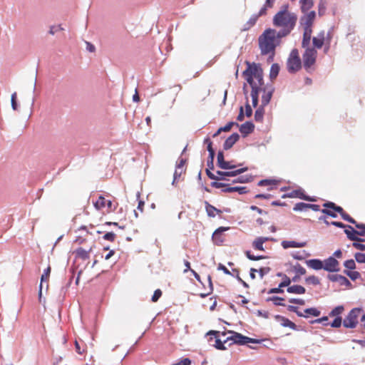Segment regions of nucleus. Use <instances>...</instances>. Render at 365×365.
Returning <instances> with one entry per match:
<instances>
[{
	"instance_id": "obj_1",
	"label": "nucleus",
	"mask_w": 365,
	"mask_h": 365,
	"mask_svg": "<svg viewBox=\"0 0 365 365\" xmlns=\"http://www.w3.org/2000/svg\"><path fill=\"white\" fill-rule=\"evenodd\" d=\"M247 68L243 71V76L252 88L251 97L252 105L256 107L258 103L259 92H263L262 106H267L272 98L273 88L266 87L264 84L263 71L259 64L247 62Z\"/></svg>"
},
{
	"instance_id": "obj_2",
	"label": "nucleus",
	"mask_w": 365,
	"mask_h": 365,
	"mask_svg": "<svg viewBox=\"0 0 365 365\" xmlns=\"http://www.w3.org/2000/svg\"><path fill=\"white\" fill-rule=\"evenodd\" d=\"M298 17L290 10L289 4H283L272 19V24L278 28L281 36H287L294 29Z\"/></svg>"
},
{
	"instance_id": "obj_3",
	"label": "nucleus",
	"mask_w": 365,
	"mask_h": 365,
	"mask_svg": "<svg viewBox=\"0 0 365 365\" xmlns=\"http://www.w3.org/2000/svg\"><path fill=\"white\" fill-rule=\"evenodd\" d=\"M284 37L274 29H267L258 38L259 48L262 55H269L272 58L275 50L281 43V38Z\"/></svg>"
},
{
	"instance_id": "obj_4",
	"label": "nucleus",
	"mask_w": 365,
	"mask_h": 365,
	"mask_svg": "<svg viewBox=\"0 0 365 365\" xmlns=\"http://www.w3.org/2000/svg\"><path fill=\"white\" fill-rule=\"evenodd\" d=\"M323 206L324 207L331 208L339 213L341 218L351 224L355 225V227L357 229L363 228V230H356L351 225H347L346 229L344 230V232L346 235L349 240L351 241H364L363 239L358 237L359 236L365 235V224H359L356 222V220L352 218L349 214H347L344 209L336 205L335 203L332 202H325Z\"/></svg>"
},
{
	"instance_id": "obj_5",
	"label": "nucleus",
	"mask_w": 365,
	"mask_h": 365,
	"mask_svg": "<svg viewBox=\"0 0 365 365\" xmlns=\"http://www.w3.org/2000/svg\"><path fill=\"white\" fill-rule=\"evenodd\" d=\"M363 310L360 308L352 309L343 320V325L346 328L354 329L359 324Z\"/></svg>"
},
{
	"instance_id": "obj_6",
	"label": "nucleus",
	"mask_w": 365,
	"mask_h": 365,
	"mask_svg": "<svg viewBox=\"0 0 365 365\" xmlns=\"http://www.w3.org/2000/svg\"><path fill=\"white\" fill-rule=\"evenodd\" d=\"M287 67L289 73H296L302 68V61L297 48L292 50L287 61Z\"/></svg>"
},
{
	"instance_id": "obj_7",
	"label": "nucleus",
	"mask_w": 365,
	"mask_h": 365,
	"mask_svg": "<svg viewBox=\"0 0 365 365\" xmlns=\"http://www.w3.org/2000/svg\"><path fill=\"white\" fill-rule=\"evenodd\" d=\"M228 334H230V336H227L226 339H224V342L232 341L233 343L238 344H245L247 343H261V340L250 338L235 331H229Z\"/></svg>"
},
{
	"instance_id": "obj_8",
	"label": "nucleus",
	"mask_w": 365,
	"mask_h": 365,
	"mask_svg": "<svg viewBox=\"0 0 365 365\" xmlns=\"http://www.w3.org/2000/svg\"><path fill=\"white\" fill-rule=\"evenodd\" d=\"M317 56V51L314 48H307L303 54V65L307 71L315 63Z\"/></svg>"
},
{
	"instance_id": "obj_9",
	"label": "nucleus",
	"mask_w": 365,
	"mask_h": 365,
	"mask_svg": "<svg viewBox=\"0 0 365 365\" xmlns=\"http://www.w3.org/2000/svg\"><path fill=\"white\" fill-rule=\"evenodd\" d=\"M95 208L98 210H103L109 213L113 211L115 207H113V202L110 200L106 199L103 195H99L97 200L93 202Z\"/></svg>"
},
{
	"instance_id": "obj_10",
	"label": "nucleus",
	"mask_w": 365,
	"mask_h": 365,
	"mask_svg": "<svg viewBox=\"0 0 365 365\" xmlns=\"http://www.w3.org/2000/svg\"><path fill=\"white\" fill-rule=\"evenodd\" d=\"M303 16L300 18V24L303 29H312V26L316 18V13L314 11H311L307 13H303Z\"/></svg>"
},
{
	"instance_id": "obj_11",
	"label": "nucleus",
	"mask_w": 365,
	"mask_h": 365,
	"mask_svg": "<svg viewBox=\"0 0 365 365\" xmlns=\"http://www.w3.org/2000/svg\"><path fill=\"white\" fill-rule=\"evenodd\" d=\"M323 269L329 272H339V262L334 257H329L323 262Z\"/></svg>"
},
{
	"instance_id": "obj_12",
	"label": "nucleus",
	"mask_w": 365,
	"mask_h": 365,
	"mask_svg": "<svg viewBox=\"0 0 365 365\" xmlns=\"http://www.w3.org/2000/svg\"><path fill=\"white\" fill-rule=\"evenodd\" d=\"M212 186L215 188H221L225 187V189L222 190L224 192H238L240 194H244L247 192L246 187H226L225 184L219 182H212Z\"/></svg>"
},
{
	"instance_id": "obj_13",
	"label": "nucleus",
	"mask_w": 365,
	"mask_h": 365,
	"mask_svg": "<svg viewBox=\"0 0 365 365\" xmlns=\"http://www.w3.org/2000/svg\"><path fill=\"white\" fill-rule=\"evenodd\" d=\"M247 170V168H242L233 171H217V180H226L227 177H235Z\"/></svg>"
},
{
	"instance_id": "obj_14",
	"label": "nucleus",
	"mask_w": 365,
	"mask_h": 365,
	"mask_svg": "<svg viewBox=\"0 0 365 365\" xmlns=\"http://www.w3.org/2000/svg\"><path fill=\"white\" fill-rule=\"evenodd\" d=\"M286 197H297V198H299V199H302V200H307V201H311V202L316 201V200L314 197H312L310 196L306 195L304 194V190H302L301 189L292 190L291 192H289V193H288L287 195H283L282 197L284 198Z\"/></svg>"
},
{
	"instance_id": "obj_15",
	"label": "nucleus",
	"mask_w": 365,
	"mask_h": 365,
	"mask_svg": "<svg viewBox=\"0 0 365 365\" xmlns=\"http://www.w3.org/2000/svg\"><path fill=\"white\" fill-rule=\"evenodd\" d=\"M94 247L93 243L87 250L82 247L76 249L73 253L76 255V258L81 259L82 260H87L90 258V253L92 252Z\"/></svg>"
},
{
	"instance_id": "obj_16",
	"label": "nucleus",
	"mask_w": 365,
	"mask_h": 365,
	"mask_svg": "<svg viewBox=\"0 0 365 365\" xmlns=\"http://www.w3.org/2000/svg\"><path fill=\"white\" fill-rule=\"evenodd\" d=\"M328 279L331 282H337L341 286L351 287V284L349 279L341 274H329Z\"/></svg>"
},
{
	"instance_id": "obj_17",
	"label": "nucleus",
	"mask_w": 365,
	"mask_h": 365,
	"mask_svg": "<svg viewBox=\"0 0 365 365\" xmlns=\"http://www.w3.org/2000/svg\"><path fill=\"white\" fill-rule=\"evenodd\" d=\"M229 227H220L217 228L212 234V240L217 245H220L224 242L223 232L227 230Z\"/></svg>"
},
{
	"instance_id": "obj_18",
	"label": "nucleus",
	"mask_w": 365,
	"mask_h": 365,
	"mask_svg": "<svg viewBox=\"0 0 365 365\" xmlns=\"http://www.w3.org/2000/svg\"><path fill=\"white\" fill-rule=\"evenodd\" d=\"M275 319L279 322L281 325L282 327H289L293 330H296L297 329V325L292 322V321H290L289 319L284 317H282V316H280V315H276L275 316Z\"/></svg>"
},
{
	"instance_id": "obj_19",
	"label": "nucleus",
	"mask_w": 365,
	"mask_h": 365,
	"mask_svg": "<svg viewBox=\"0 0 365 365\" xmlns=\"http://www.w3.org/2000/svg\"><path fill=\"white\" fill-rule=\"evenodd\" d=\"M325 41V31H320L316 36L312 38V42L315 48H321Z\"/></svg>"
},
{
	"instance_id": "obj_20",
	"label": "nucleus",
	"mask_w": 365,
	"mask_h": 365,
	"mask_svg": "<svg viewBox=\"0 0 365 365\" xmlns=\"http://www.w3.org/2000/svg\"><path fill=\"white\" fill-rule=\"evenodd\" d=\"M240 135L238 133H235L232 134L230 137H228L223 145V148L225 150L230 149L233 145L239 140Z\"/></svg>"
},
{
	"instance_id": "obj_21",
	"label": "nucleus",
	"mask_w": 365,
	"mask_h": 365,
	"mask_svg": "<svg viewBox=\"0 0 365 365\" xmlns=\"http://www.w3.org/2000/svg\"><path fill=\"white\" fill-rule=\"evenodd\" d=\"M270 239L269 237H257L253 242H252V247L255 249V250H260V251H264V247H263V244L269 240Z\"/></svg>"
},
{
	"instance_id": "obj_22",
	"label": "nucleus",
	"mask_w": 365,
	"mask_h": 365,
	"mask_svg": "<svg viewBox=\"0 0 365 365\" xmlns=\"http://www.w3.org/2000/svg\"><path fill=\"white\" fill-rule=\"evenodd\" d=\"M205 210L207 215L210 217H215L216 215L222 214V211L213 205H210L208 202H205Z\"/></svg>"
},
{
	"instance_id": "obj_23",
	"label": "nucleus",
	"mask_w": 365,
	"mask_h": 365,
	"mask_svg": "<svg viewBox=\"0 0 365 365\" xmlns=\"http://www.w3.org/2000/svg\"><path fill=\"white\" fill-rule=\"evenodd\" d=\"M307 245V242H297L295 241H288V240H284L282 242V246L284 249H288L290 247H304Z\"/></svg>"
},
{
	"instance_id": "obj_24",
	"label": "nucleus",
	"mask_w": 365,
	"mask_h": 365,
	"mask_svg": "<svg viewBox=\"0 0 365 365\" xmlns=\"http://www.w3.org/2000/svg\"><path fill=\"white\" fill-rule=\"evenodd\" d=\"M307 265L313 269L319 270L323 269V262L318 259H312L306 261Z\"/></svg>"
},
{
	"instance_id": "obj_25",
	"label": "nucleus",
	"mask_w": 365,
	"mask_h": 365,
	"mask_svg": "<svg viewBox=\"0 0 365 365\" xmlns=\"http://www.w3.org/2000/svg\"><path fill=\"white\" fill-rule=\"evenodd\" d=\"M219 334H220V332L217 331H210L207 333L208 335H214L215 337L216 338L215 344V346L216 349H220V350H225L226 347L224 346L225 342H224V341H222V340L220 339H219Z\"/></svg>"
},
{
	"instance_id": "obj_26",
	"label": "nucleus",
	"mask_w": 365,
	"mask_h": 365,
	"mask_svg": "<svg viewBox=\"0 0 365 365\" xmlns=\"http://www.w3.org/2000/svg\"><path fill=\"white\" fill-rule=\"evenodd\" d=\"M300 9L302 13L309 12L314 6L313 0H299Z\"/></svg>"
},
{
	"instance_id": "obj_27",
	"label": "nucleus",
	"mask_w": 365,
	"mask_h": 365,
	"mask_svg": "<svg viewBox=\"0 0 365 365\" xmlns=\"http://www.w3.org/2000/svg\"><path fill=\"white\" fill-rule=\"evenodd\" d=\"M312 29H304L302 46L303 48H309L312 38Z\"/></svg>"
},
{
	"instance_id": "obj_28",
	"label": "nucleus",
	"mask_w": 365,
	"mask_h": 365,
	"mask_svg": "<svg viewBox=\"0 0 365 365\" xmlns=\"http://www.w3.org/2000/svg\"><path fill=\"white\" fill-rule=\"evenodd\" d=\"M51 267L48 266L46 269H44L43 273L41 275V284H40V286H39V292H38L39 297H41V294H42V283L43 282H48V278H49V276H50V274H51Z\"/></svg>"
},
{
	"instance_id": "obj_29",
	"label": "nucleus",
	"mask_w": 365,
	"mask_h": 365,
	"mask_svg": "<svg viewBox=\"0 0 365 365\" xmlns=\"http://www.w3.org/2000/svg\"><path fill=\"white\" fill-rule=\"evenodd\" d=\"M254 125L251 122H245V123L242 124L240 128V131L245 135H247L249 133H251L254 130Z\"/></svg>"
},
{
	"instance_id": "obj_30",
	"label": "nucleus",
	"mask_w": 365,
	"mask_h": 365,
	"mask_svg": "<svg viewBox=\"0 0 365 365\" xmlns=\"http://www.w3.org/2000/svg\"><path fill=\"white\" fill-rule=\"evenodd\" d=\"M305 288L301 285L294 284L292 286H290L287 288V292L289 293H293V294H302L305 293Z\"/></svg>"
},
{
	"instance_id": "obj_31",
	"label": "nucleus",
	"mask_w": 365,
	"mask_h": 365,
	"mask_svg": "<svg viewBox=\"0 0 365 365\" xmlns=\"http://www.w3.org/2000/svg\"><path fill=\"white\" fill-rule=\"evenodd\" d=\"M259 17V15L253 14L249 19V20L247 21V23L244 25L242 30L247 31V30H249L250 28H252L257 21Z\"/></svg>"
},
{
	"instance_id": "obj_32",
	"label": "nucleus",
	"mask_w": 365,
	"mask_h": 365,
	"mask_svg": "<svg viewBox=\"0 0 365 365\" xmlns=\"http://www.w3.org/2000/svg\"><path fill=\"white\" fill-rule=\"evenodd\" d=\"M278 181L276 180H262L258 182L259 186H269L268 190H273V185H276Z\"/></svg>"
},
{
	"instance_id": "obj_33",
	"label": "nucleus",
	"mask_w": 365,
	"mask_h": 365,
	"mask_svg": "<svg viewBox=\"0 0 365 365\" xmlns=\"http://www.w3.org/2000/svg\"><path fill=\"white\" fill-rule=\"evenodd\" d=\"M234 125H238L237 123L234 122H229L225 126L220 128L213 135V137H217L221 132L230 131Z\"/></svg>"
},
{
	"instance_id": "obj_34",
	"label": "nucleus",
	"mask_w": 365,
	"mask_h": 365,
	"mask_svg": "<svg viewBox=\"0 0 365 365\" xmlns=\"http://www.w3.org/2000/svg\"><path fill=\"white\" fill-rule=\"evenodd\" d=\"M279 65L277 63L272 64L271 66V68H270V72H269L270 78L272 80L276 78L279 74Z\"/></svg>"
},
{
	"instance_id": "obj_35",
	"label": "nucleus",
	"mask_w": 365,
	"mask_h": 365,
	"mask_svg": "<svg viewBox=\"0 0 365 365\" xmlns=\"http://www.w3.org/2000/svg\"><path fill=\"white\" fill-rule=\"evenodd\" d=\"M264 113V110L263 106H262V107L259 108L255 111V120L257 122H262V120H263Z\"/></svg>"
},
{
	"instance_id": "obj_36",
	"label": "nucleus",
	"mask_w": 365,
	"mask_h": 365,
	"mask_svg": "<svg viewBox=\"0 0 365 365\" xmlns=\"http://www.w3.org/2000/svg\"><path fill=\"white\" fill-rule=\"evenodd\" d=\"M344 310V308L343 306H337L334 309L331 310V312L329 313L330 317H339Z\"/></svg>"
},
{
	"instance_id": "obj_37",
	"label": "nucleus",
	"mask_w": 365,
	"mask_h": 365,
	"mask_svg": "<svg viewBox=\"0 0 365 365\" xmlns=\"http://www.w3.org/2000/svg\"><path fill=\"white\" fill-rule=\"evenodd\" d=\"M309 204H307L304 202H298V203L295 204L293 210L297 212L303 211V210H307V209H309Z\"/></svg>"
},
{
	"instance_id": "obj_38",
	"label": "nucleus",
	"mask_w": 365,
	"mask_h": 365,
	"mask_svg": "<svg viewBox=\"0 0 365 365\" xmlns=\"http://www.w3.org/2000/svg\"><path fill=\"white\" fill-rule=\"evenodd\" d=\"M83 346H81L79 341L76 340L75 341V348L76 351L79 354H83L86 351V346L82 342Z\"/></svg>"
},
{
	"instance_id": "obj_39",
	"label": "nucleus",
	"mask_w": 365,
	"mask_h": 365,
	"mask_svg": "<svg viewBox=\"0 0 365 365\" xmlns=\"http://www.w3.org/2000/svg\"><path fill=\"white\" fill-rule=\"evenodd\" d=\"M267 301H272L274 304L277 306H285V304H284L282 302L284 301V299L279 297H269L267 299Z\"/></svg>"
},
{
	"instance_id": "obj_40",
	"label": "nucleus",
	"mask_w": 365,
	"mask_h": 365,
	"mask_svg": "<svg viewBox=\"0 0 365 365\" xmlns=\"http://www.w3.org/2000/svg\"><path fill=\"white\" fill-rule=\"evenodd\" d=\"M305 281L307 284H311L313 285H318L320 284L319 278L314 275L307 277Z\"/></svg>"
},
{
	"instance_id": "obj_41",
	"label": "nucleus",
	"mask_w": 365,
	"mask_h": 365,
	"mask_svg": "<svg viewBox=\"0 0 365 365\" xmlns=\"http://www.w3.org/2000/svg\"><path fill=\"white\" fill-rule=\"evenodd\" d=\"M344 274L349 276L352 280H356L360 277V274L356 271H344Z\"/></svg>"
},
{
	"instance_id": "obj_42",
	"label": "nucleus",
	"mask_w": 365,
	"mask_h": 365,
	"mask_svg": "<svg viewBox=\"0 0 365 365\" xmlns=\"http://www.w3.org/2000/svg\"><path fill=\"white\" fill-rule=\"evenodd\" d=\"M304 312L307 314L312 315L314 317H319L321 314L320 311L318 310L317 308H308L304 310Z\"/></svg>"
},
{
	"instance_id": "obj_43",
	"label": "nucleus",
	"mask_w": 365,
	"mask_h": 365,
	"mask_svg": "<svg viewBox=\"0 0 365 365\" xmlns=\"http://www.w3.org/2000/svg\"><path fill=\"white\" fill-rule=\"evenodd\" d=\"M208 281H209V292H207V293H201V294H200V296L202 298L206 297L207 296L210 294L212 292V291H213V285H212V278H211V277L210 275L208 276Z\"/></svg>"
},
{
	"instance_id": "obj_44",
	"label": "nucleus",
	"mask_w": 365,
	"mask_h": 365,
	"mask_svg": "<svg viewBox=\"0 0 365 365\" xmlns=\"http://www.w3.org/2000/svg\"><path fill=\"white\" fill-rule=\"evenodd\" d=\"M271 269L269 267H261L257 269L259 274L260 279H262L264 275L267 274L270 272Z\"/></svg>"
},
{
	"instance_id": "obj_45",
	"label": "nucleus",
	"mask_w": 365,
	"mask_h": 365,
	"mask_svg": "<svg viewBox=\"0 0 365 365\" xmlns=\"http://www.w3.org/2000/svg\"><path fill=\"white\" fill-rule=\"evenodd\" d=\"M245 255L249 259L253 260V261H257V260H259V259L265 258V257H264V256H255V255H252L250 251H247L245 252Z\"/></svg>"
},
{
	"instance_id": "obj_46",
	"label": "nucleus",
	"mask_w": 365,
	"mask_h": 365,
	"mask_svg": "<svg viewBox=\"0 0 365 365\" xmlns=\"http://www.w3.org/2000/svg\"><path fill=\"white\" fill-rule=\"evenodd\" d=\"M344 267L349 269H354L356 268V264L354 259H349L344 262Z\"/></svg>"
},
{
	"instance_id": "obj_47",
	"label": "nucleus",
	"mask_w": 365,
	"mask_h": 365,
	"mask_svg": "<svg viewBox=\"0 0 365 365\" xmlns=\"http://www.w3.org/2000/svg\"><path fill=\"white\" fill-rule=\"evenodd\" d=\"M294 269L299 275H304L306 274V269L299 264L294 265Z\"/></svg>"
},
{
	"instance_id": "obj_48",
	"label": "nucleus",
	"mask_w": 365,
	"mask_h": 365,
	"mask_svg": "<svg viewBox=\"0 0 365 365\" xmlns=\"http://www.w3.org/2000/svg\"><path fill=\"white\" fill-rule=\"evenodd\" d=\"M326 9V4L323 0H321L318 4V13L319 16H322L324 14Z\"/></svg>"
},
{
	"instance_id": "obj_49",
	"label": "nucleus",
	"mask_w": 365,
	"mask_h": 365,
	"mask_svg": "<svg viewBox=\"0 0 365 365\" xmlns=\"http://www.w3.org/2000/svg\"><path fill=\"white\" fill-rule=\"evenodd\" d=\"M336 212L334 210L331 209V208H328V207H326V209H323L322 210V212L324 213V214H326L329 216H331L332 217H336Z\"/></svg>"
},
{
	"instance_id": "obj_50",
	"label": "nucleus",
	"mask_w": 365,
	"mask_h": 365,
	"mask_svg": "<svg viewBox=\"0 0 365 365\" xmlns=\"http://www.w3.org/2000/svg\"><path fill=\"white\" fill-rule=\"evenodd\" d=\"M162 291L160 289H156L154 293H153V295L152 296V302H158V300L160 298V297L162 296Z\"/></svg>"
},
{
	"instance_id": "obj_51",
	"label": "nucleus",
	"mask_w": 365,
	"mask_h": 365,
	"mask_svg": "<svg viewBox=\"0 0 365 365\" xmlns=\"http://www.w3.org/2000/svg\"><path fill=\"white\" fill-rule=\"evenodd\" d=\"M342 324L341 317H337L334 319V320L331 323V326L334 328H339L341 327Z\"/></svg>"
},
{
	"instance_id": "obj_52",
	"label": "nucleus",
	"mask_w": 365,
	"mask_h": 365,
	"mask_svg": "<svg viewBox=\"0 0 365 365\" xmlns=\"http://www.w3.org/2000/svg\"><path fill=\"white\" fill-rule=\"evenodd\" d=\"M356 260L359 263H365V254L357 252L354 255Z\"/></svg>"
},
{
	"instance_id": "obj_53",
	"label": "nucleus",
	"mask_w": 365,
	"mask_h": 365,
	"mask_svg": "<svg viewBox=\"0 0 365 365\" xmlns=\"http://www.w3.org/2000/svg\"><path fill=\"white\" fill-rule=\"evenodd\" d=\"M103 238L106 240L113 242L115 239V235L112 232H107L103 235Z\"/></svg>"
},
{
	"instance_id": "obj_54",
	"label": "nucleus",
	"mask_w": 365,
	"mask_h": 365,
	"mask_svg": "<svg viewBox=\"0 0 365 365\" xmlns=\"http://www.w3.org/2000/svg\"><path fill=\"white\" fill-rule=\"evenodd\" d=\"M236 166L233 164H232L231 162L229 161H225L221 165L220 168L224 170H228V169H232L235 168Z\"/></svg>"
},
{
	"instance_id": "obj_55",
	"label": "nucleus",
	"mask_w": 365,
	"mask_h": 365,
	"mask_svg": "<svg viewBox=\"0 0 365 365\" xmlns=\"http://www.w3.org/2000/svg\"><path fill=\"white\" fill-rule=\"evenodd\" d=\"M183 173H185V169H178V168L176 167L174 175H173L174 181L177 180L178 178H180Z\"/></svg>"
},
{
	"instance_id": "obj_56",
	"label": "nucleus",
	"mask_w": 365,
	"mask_h": 365,
	"mask_svg": "<svg viewBox=\"0 0 365 365\" xmlns=\"http://www.w3.org/2000/svg\"><path fill=\"white\" fill-rule=\"evenodd\" d=\"M360 241H354L352 244V246L359 250L364 251L365 250V245L360 243Z\"/></svg>"
},
{
	"instance_id": "obj_57",
	"label": "nucleus",
	"mask_w": 365,
	"mask_h": 365,
	"mask_svg": "<svg viewBox=\"0 0 365 365\" xmlns=\"http://www.w3.org/2000/svg\"><path fill=\"white\" fill-rule=\"evenodd\" d=\"M217 166L220 168V165L225 161L224 159V154L222 151H219L217 153Z\"/></svg>"
},
{
	"instance_id": "obj_58",
	"label": "nucleus",
	"mask_w": 365,
	"mask_h": 365,
	"mask_svg": "<svg viewBox=\"0 0 365 365\" xmlns=\"http://www.w3.org/2000/svg\"><path fill=\"white\" fill-rule=\"evenodd\" d=\"M11 106L14 110H17V103H16V93H14L11 95Z\"/></svg>"
},
{
	"instance_id": "obj_59",
	"label": "nucleus",
	"mask_w": 365,
	"mask_h": 365,
	"mask_svg": "<svg viewBox=\"0 0 365 365\" xmlns=\"http://www.w3.org/2000/svg\"><path fill=\"white\" fill-rule=\"evenodd\" d=\"M250 209L252 210H255V211H257L259 214L260 215H268V212L267 211H264L260 208H259L258 207L255 206V205H252L250 207Z\"/></svg>"
},
{
	"instance_id": "obj_60",
	"label": "nucleus",
	"mask_w": 365,
	"mask_h": 365,
	"mask_svg": "<svg viewBox=\"0 0 365 365\" xmlns=\"http://www.w3.org/2000/svg\"><path fill=\"white\" fill-rule=\"evenodd\" d=\"M289 302L297 304H299V305H304L305 304V302H304V299H294V298L289 299Z\"/></svg>"
},
{
	"instance_id": "obj_61",
	"label": "nucleus",
	"mask_w": 365,
	"mask_h": 365,
	"mask_svg": "<svg viewBox=\"0 0 365 365\" xmlns=\"http://www.w3.org/2000/svg\"><path fill=\"white\" fill-rule=\"evenodd\" d=\"M191 361L188 358H185L180 361L173 364L172 365H190Z\"/></svg>"
},
{
	"instance_id": "obj_62",
	"label": "nucleus",
	"mask_w": 365,
	"mask_h": 365,
	"mask_svg": "<svg viewBox=\"0 0 365 365\" xmlns=\"http://www.w3.org/2000/svg\"><path fill=\"white\" fill-rule=\"evenodd\" d=\"M291 280L289 277L285 275L284 280L279 284V287H287L290 284Z\"/></svg>"
},
{
	"instance_id": "obj_63",
	"label": "nucleus",
	"mask_w": 365,
	"mask_h": 365,
	"mask_svg": "<svg viewBox=\"0 0 365 365\" xmlns=\"http://www.w3.org/2000/svg\"><path fill=\"white\" fill-rule=\"evenodd\" d=\"M186 160L183 158H180L177 162L176 167L178 168V169H185V165Z\"/></svg>"
},
{
	"instance_id": "obj_64",
	"label": "nucleus",
	"mask_w": 365,
	"mask_h": 365,
	"mask_svg": "<svg viewBox=\"0 0 365 365\" xmlns=\"http://www.w3.org/2000/svg\"><path fill=\"white\" fill-rule=\"evenodd\" d=\"M252 108L248 103H247V105L245 106V115L247 117H250L252 115Z\"/></svg>"
}]
</instances>
